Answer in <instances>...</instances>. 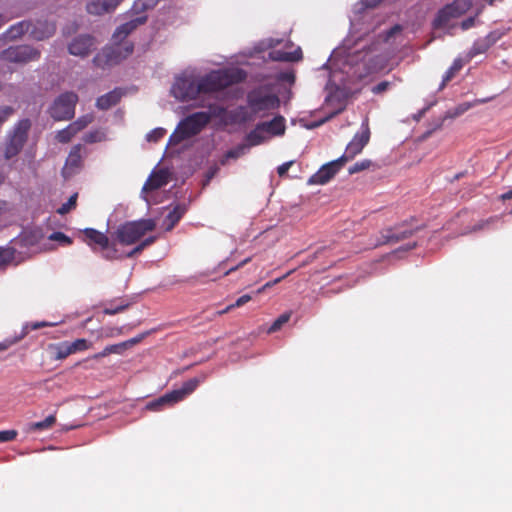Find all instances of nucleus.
Masks as SVG:
<instances>
[{
    "mask_svg": "<svg viewBox=\"0 0 512 512\" xmlns=\"http://www.w3.org/2000/svg\"><path fill=\"white\" fill-rule=\"evenodd\" d=\"M145 22L146 17H137L120 25L112 36L116 46L105 47L93 58L94 64L98 67L104 68L105 66L114 65L129 56L133 52V44L125 43L124 46L121 47L118 45V43L124 40L139 25H142Z\"/></svg>",
    "mask_w": 512,
    "mask_h": 512,
    "instance_id": "1",
    "label": "nucleus"
},
{
    "mask_svg": "<svg viewBox=\"0 0 512 512\" xmlns=\"http://www.w3.org/2000/svg\"><path fill=\"white\" fill-rule=\"evenodd\" d=\"M245 78L246 72L238 68L211 71L197 81L199 94L221 91L231 85L241 83Z\"/></svg>",
    "mask_w": 512,
    "mask_h": 512,
    "instance_id": "2",
    "label": "nucleus"
},
{
    "mask_svg": "<svg viewBox=\"0 0 512 512\" xmlns=\"http://www.w3.org/2000/svg\"><path fill=\"white\" fill-rule=\"evenodd\" d=\"M211 114L208 112H196L179 122L175 131L170 135L168 143L178 145L182 141L199 134L210 122Z\"/></svg>",
    "mask_w": 512,
    "mask_h": 512,
    "instance_id": "3",
    "label": "nucleus"
},
{
    "mask_svg": "<svg viewBox=\"0 0 512 512\" xmlns=\"http://www.w3.org/2000/svg\"><path fill=\"white\" fill-rule=\"evenodd\" d=\"M247 105L253 114L264 116L279 108L280 99L268 87L259 86L248 92Z\"/></svg>",
    "mask_w": 512,
    "mask_h": 512,
    "instance_id": "4",
    "label": "nucleus"
},
{
    "mask_svg": "<svg viewBox=\"0 0 512 512\" xmlns=\"http://www.w3.org/2000/svg\"><path fill=\"white\" fill-rule=\"evenodd\" d=\"M156 228L153 219H140L137 221H129L121 224L116 232V239L122 245H132L139 241L147 232H151Z\"/></svg>",
    "mask_w": 512,
    "mask_h": 512,
    "instance_id": "5",
    "label": "nucleus"
},
{
    "mask_svg": "<svg viewBox=\"0 0 512 512\" xmlns=\"http://www.w3.org/2000/svg\"><path fill=\"white\" fill-rule=\"evenodd\" d=\"M83 241L93 252H100L101 256L108 261L119 259L120 255L114 242H110L108 236L94 228H85L82 231Z\"/></svg>",
    "mask_w": 512,
    "mask_h": 512,
    "instance_id": "6",
    "label": "nucleus"
},
{
    "mask_svg": "<svg viewBox=\"0 0 512 512\" xmlns=\"http://www.w3.org/2000/svg\"><path fill=\"white\" fill-rule=\"evenodd\" d=\"M40 57L41 51L27 44L10 46L0 52V61L20 66L38 61Z\"/></svg>",
    "mask_w": 512,
    "mask_h": 512,
    "instance_id": "7",
    "label": "nucleus"
},
{
    "mask_svg": "<svg viewBox=\"0 0 512 512\" xmlns=\"http://www.w3.org/2000/svg\"><path fill=\"white\" fill-rule=\"evenodd\" d=\"M31 128V121L29 119L19 120L12 131L8 134L7 142L5 145V158L11 159L18 155L24 144L28 139V133Z\"/></svg>",
    "mask_w": 512,
    "mask_h": 512,
    "instance_id": "8",
    "label": "nucleus"
},
{
    "mask_svg": "<svg viewBox=\"0 0 512 512\" xmlns=\"http://www.w3.org/2000/svg\"><path fill=\"white\" fill-rule=\"evenodd\" d=\"M78 95L74 92L60 94L49 109L50 116L56 121L70 120L75 115Z\"/></svg>",
    "mask_w": 512,
    "mask_h": 512,
    "instance_id": "9",
    "label": "nucleus"
},
{
    "mask_svg": "<svg viewBox=\"0 0 512 512\" xmlns=\"http://www.w3.org/2000/svg\"><path fill=\"white\" fill-rule=\"evenodd\" d=\"M171 92L175 98L181 101L194 100L200 95L198 82L187 76L176 78Z\"/></svg>",
    "mask_w": 512,
    "mask_h": 512,
    "instance_id": "10",
    "label": "nucleus"
},
{
    "mask_svg": "<svg viewBox=\"0 0 512 512\" xmlns=\"http://www.w3.org/2000/svg\"><path fill=\"white\" fill-rule=\"evenodd\" d=\"M370 139V129L368 120L362 124V131L356 133L353 139L348 143L344 154L339 157L345 164L349 160H352L356 155L362 152L364 147L368 144Z\"/></svg>",
    "mask_w": 512,
    "mask_h": 512,
    "instance_id": "11",
    "label": "nucleus"
},
{
    "mask_svg": "<svg viewBox=\"0 0 512 512\" xmlns=\"http://www.w3.org/2000/svg\"><path fill=\"white\" fill-rule=\"evenodd\" d=\"M419 228H410L407 225L402 224L400 226H396L394 228H388L380 233V238L375 243V246L385 245V244H396L402 240H405L411 237L414 232H416Z\"/></svg>",
    "mask_w": 512,
    "mask_h": 512,
    "instance_id": "12",
    "label": "nucleus"
},
{
    "mask_svg": "<svg viewBox=\"0 0 512 512\" xmlns=\"http://www.w3.org/2000/svg\"><path fill=\"white\" fill-rule=\"evenodd\" d=\"M344 163L340 158L324 164L316 173L308 180L311 185H324L328 183L336 173L343 167Z\"/></svg>",
    "mask_w": 512,
    "mask_h": 512,
    "instance_id": "13",
    "label": "nucleus"
},
{
    "mask_svg": "<svg viewBox=\"0 0 512 512\" xmlns=\"http://www.w3.org/2000/svg\"><path fill=\"white\" fill-rule=\"evenodd\" d=\"M95 44L91 35H79L69 43L68 51L71 55L86 57L95 49Z\"/></svg>",
    "mask_w": 512,
    "mask_h": 512,
    "instance_id": "14",
    "label": "nucleus"
},
{
    "mask_svg": "<svg viewBox=\"0 0 512 512\" xmlns=\"http://www.w3.org/2000/svg\"><path fill=\"white\" fill-rule=\"evenodd\" d=\"M83 146L81 144H77L72 147L70 153L65 161V165L62 168V176L64 178H70L75 175L82 167V155L81 151Z\"/></svg>",
    "mask_w": 512,
    "mask_h": 512,
    "instance_id": "15",
    "label": "nucleus"
},
{
    "mask_svg": "<svg viewBox=\"0 0 512 512\" xmlns=\"http://www.w3.org/2000/svg\"><path fill=\"white\" fill-rule=\"evenodd\" d=\"M56 32V24L52 21L37 20L31 26L30 36L37 41L50 38Z\"/></svg>",
    "mask_w": 512,
    "mask_h": 512,
    "instance_id": "16",
    "label": "nucleus"
},
{
    "mask_svg": "<svg viewBox=\"0 0 512 512\" xmlns=\"http://www.w3.org/2000/svg\"><path fill=\"white\" fill-rule=\"evenodd\" d=\"M122 1L123 0H91L86 6V10L92 15H102L114 11Z\"/></svg>",
    "mask_w": 512,
    "mask_h": 512,
    "instance_id": "17",
    "label": "nucleus"
},
{
    "mask_svg": "<svg viewBox=\"0 0 512 512\" xmlns=\"http://www.w3.org/2000/svg\"><path fill=\"white\" fill-rule=\"evenodd\" d=\"M168 183V173L161 169L157 172H153L143 185V191L157 190Z\"/></svg>",
    "mask_w": 512,
    "mask_h": 512,
    "instance_id": "18",
    "label": "nucleus"
},
{
    "mask_svg": "<svg viewBox=\"0 0 512 512\" xmlns=\"http://www.w3.org/2000/svg\"><path fill=\"white\" fill-rule=\"evenodd\" d=\"M32 23L30 21H20L12 26H10L5 33H3L2 37L9 40L15 41L20 39L24 34L30 33Z\"/></svg>",
    "mask_w": 512,
    "mask_h": 512,
    "instance_id": "19",
    "label": "nucleus"
},
{
    "mask_svg": "<svg viewBox=\"0 0 512 512\" xmlns=\"http://www.w3.org/2000/svg\"><path fill=\"white\" fill-rule=\"evenodd\" d=\"M122 95L123 93L120 89H114L97 98L96 107L100 110H108L119 103Z\"/></svg>",
    "mask_w": 512,
    "mask_h": 512,
    "instance_id": "20",
    "label": "nucleus"
},
{
    "mask_svg": "<svg viewBox=\"0 0 512 512\" xmlns=\"http://www.w3.org/2000/svg\"><path fill=\"white\" fill-rule=\"evenodd\" d=\"M496 41V38L492 37V34L486 38L479 39L474 42L473 46L467 53L468 60H471L479 54L485 53Z\"/></svg>",
    "mask_w": 512,
    "mask_h": 512,
    "instance_id": "21",
    "label": "nucleus"
},
{
    "mask_svg": "<svg viewBox=\"0 0 512 512\" xmlns=\"http://www.w3.org/2000/svg\"><path fill=\"white\" fill-rule=\"evenodd\" d=\"M199 385V380L196 378L189 379L185 383H183L182 387L180 389H175L173 391H170V394H173L172 396L175 403L182 401L186 396L191 394L195 391V389Z\"/></svg>",
    "mask_w": 512,
    "mask_h": 512,
    "instance_id": "22",
    "label": "nucleus"
},
{
    "mask_svg": "<svg viewBox=\"0 0 512 512\" xmlns=\"http://www.w3.org/2000/svg\"><path fill=\"white\" fill-rule=\"evenodd\" d=\"M269 57L273 61L296 62L302 58V51L300 48H297L291 52H287L284 50H274L269 53Z\"/></svg>",
    "mask_w": 512,
    "mask_h": 512,
    "instance_id": "23",
    "label": "nucleus"
},
{
    "mask_svg": "<svg viewBox=\"0 0 512 512\" xmlns=\"http://www.w3.org/2000/svg\"><path fill=\"white\" fill-rule=\"evenodd\" d=\"M186 213L184 205H176L165 217L164 224L166 231L172 230Z\"/></svg>",
    "mask_w": 512,
    "mask_h": 512,
    "instance_id": "24",
    "label": "nucleus"
},
{
    "mask_svg": "<svg viewBox=\"0 0 512 512\" xmlns=\"http://www.w3.org/2000/svg\"><path fill=\"white\" fill-rule=\"evenodd\" d=\"M259 127H264L266 133L282 135L285 131V120L282 116H276L271 121L259 123Z\"/></svg>",
    "mask_w": 512,
    "mask_h": 512,
    "instance_id": "25",
    "label": "nucleus"
},
{
    "mask_svg": "<svg viewBox=\"0 0 512 512\" xmlns=\"http://www.w3.org/2000/svg\"><path fill=\"white\" fill-rule=\"evenodd\" d=\"M452 18H457L455 13L451 10L447 4L445 7L440 9L433 21V26L436 29L445 27Z\"/></svg>",
    "mask_w": 512,
    "mask_h": 512,
    "instance_id": "26",
    "label": "nucleus"
},
{
    "mask_svg": "<svg viewBox=\"0 0 512 512\" xmlns=\"http://www.w3.org/2000/svg\"><path fill=\"white\" fill-rule=\"evenodd\" d=\"M452 18H457L455 13L451 10L447 4L445 7L440 9L433 21V26L436 29L445 27Z\"/></svg>",
    "mask_w": 512,
    "mask_h": 512,
    "instance_id": "27",
    "label": "nucleus"
},
{
    "mask_svg": "<svg viewBox=\"0 0 512 512\" xmlns=\"http://www.w3.org/2000/svg\"><path fill=\"white\" fill-rule=\"evenodd\" d=\"M172 396L173 394H170V392L162 395L161 397L150 401L146 404V409L150 411H160L166 406H171L175 404Z\"/></svg>",
    "mask_w": 512,
    "mask_h": 512,
    "instance_id": "28",
    "label": "nucleus"
},
{
    "mask_svg": "<svg viewBox=\"0 0 512 512\" xmlns=\"http://www.w3.org/2000/svg\"><path fill=\"white\" fill-rule=\"evenodd\" d=\"M265 133L264 127H259V124H257L255 129L247 134L246 140L250 146H257L266 140Z\"/></svg>",
    "mask_w": 512,
    "mask_h": 512,
    "instance_id": "29",
    "label": "nucleus"
},
{
    "mask_svg": "<svg viewBox=\"0 0 512 512\" xmlns=\"http://www.w3.org/2000/svg\"><path fill=\"white\" fill-rule=\"evenodd\" d=\"M464 61L461 58H457L453 61L451 67L445 72L442 79V86L446 85L451 81L455 75L463 68Z\"/></svg>",
    "mask_w": 512,
    "mask_h": 512,
    "instance_id": "30",
    "label": "nucleus"
},
{
    "mask_svg": "<svg viewBox=\"0 0 512 512\" xmlns=\"http://www.w3.org/2000/svg\"><path fill=\"white\" fill-rule=\"evenodd\" d=\"M54 351V359L63 360L73 354L69 342H62L50 347Z\"/></svg>",
    "mask_w": 512,
    "mask_h": 512,
    "instance_id": "31",
    "label": "nucleus"
},
{
    "mask_svg": "<svg viewBox=\"0 0 512 512\" xmlns=\"http://www.w3.org/2000/svg\"><path fill=\"white\" fill-rule=\"evenodd\" d=\"M451 10L457 17L466 13L472 6L471 0H454L451 4H448Z\"/></svg>",
    "mask_w": 512,
    "mask_h": 512,
    "instance_id": "32",
    "label": "nucleus"
},
{
    "mask_svg": "<svg viewBox=\"0 0 512 512\" xmlns=\"http://www.w3.org/2000/svg\"><path fill=\"white\" fill-rule=\"evenodd\" d=\"M94 120L93 114H86L79 117L76 121L70 123L71 129H74L76 133H79L84 128H86L90 123Z\"/></svg>",
    "mask_w": 512,
    "mask_h": 512,
    "instance_id": "33",
    "label": "nucleus"
},
{
    "mask_svg": "<svg viewBox=\"0 0 512 512\" xmlns=\"http://www.w3.org/2000/svg\"><path fill=\"white\" fill-rule=\"evenodd\" d=\"M125 351L123 343L106 346L101 352L94 355L95 359L106 357L109 354H122Z\"/></svg>",
    "mask_w": 512,
    "mask_h": 512,
    "instance_id": "34",
    "label": "nucleus"
},
{
    "mask_svg": "<svg viewBox=\"0 0 512 512\" xmlns=\"http://www.w3.org/2000/svg\"><path fill=\"white\" fill-rule=\"evenodd\" d=\"M76 134L75 130L71 129V125L69 124L66 128L57 132L55 139L59 143H68Z\"/></svg>",
    "mask_w": 512,
    "mask_h": 512,
    "instance_id": "35",
    "label": "nucleus"
},
{
    "mask_svg": "<svg viewBox=\"0 0 512 512\" xmlns=\"http://www.w3.org/2000/svg\"><path fill=\"white\" fill-rule=\"evenodd\" d=\"M290 317H291V312H285L283 314H281L273 323L272 325L269 327L268 329V333L269 334H272L278 330L281 329V327L286 324L289 320H290Z\"/></svg>",
    "mask_w": 512,
    "mask_h": 512,
    "instance_id": "36",
    "label": "nucleus"
},
{
    "mask_svg": "<svg viewBox=\"0 0 512 512\" xmlns=\"http://www.w3.org/2000/svg\"><path fill=\"white\" fill-rule=\"evenodd\" d=\"M56 423L55 415L47 416L43 421L35 422L32 424V429L43 431L50 429Z\"/></svg>",
    "mask_w": 512,
    "mask_h": 512,
    "instance_id": "37",
    "label": "nucleus"
},
{
    "mask_svg": "<svg viewBox=\"0 0 512 512\" xmlns=\"http://www.w3.org/2000/svg\"><path fill=\"white\" fill-rule=\"evenodd\" d=\"M245 150H246L245 145H238L237 147L228 150L224 154V157H223L221 163L225 164L227 159H237V158L241 157L242 155H244Z\"/></svg>",
    "mask_w": 512,
    "mask_h": 512,
    "instance_id": "38",
    "label": "nucleus"
},
{
    "mask_svg": "<svg viewBox=\"0 0 512 512\" xmlns=\"http://www.w3.org/2000/svg\"><path fill=\"white\" fill-rule=\"evenodd\" d=\"M129 307V303L121 301L120 304L114 305L112 302L104 307L103 312L107 315H115L126 310Z\"/></svg>",
    "mask_w": 512,
    "mask_h": 512,
    "instance_id": "39",
    "label": "nucleus"
},
{
    "mask_svg": "<svg viewBox=\"0 0 512 512\" xmlns=\"http://www.w3.org/2000/svg\"><path fill=\"white\" fill-rule=\"evenodd\" d=\"M76 201H77V194L75 193L72 196H70V198L68 199L67 202L63 203L57 209V213L60 214V215H65V214L69 213L72 209L75 208Z\"/></svg>",
    "mask_w": 512,
    "mask_h": 512,
    "instance_id": "40",
    "label": "nucleus"
},
{
    "mask_svg": "<svg viewBox=\"0 0 512 512\" xmlns=\"http://www.w3.org/2000/svg\"><path fill=\"white\" fill-rule=\"evenodd\" d=\"M48 239L51 241H57L63 246H69L73 242L70 237H68L66 234L60 231L53 232L52 234L49 235Z\"/></svg>",
    "mask_w": 512,
    "mask_h": 512,
    "instance_id": "41",
    "label": "nucleus"
},
{
    "mask_svg": "<svg viewBox=\"0 0 512 512\" xmlns=\"http://www.w3.org/2000/svg\"><path fill=\"white\" fill-rule=\"evenodd\" d=\"M372 165V161L368 159H364L361 161H358L354 163L352 166L349 167L348 172L349 174H355L361 171H364L366 169H369Z\"/></svg>",
    "mask_w": 512,
    "mask_h": 512,
    "instance_id": "42",
    "label": "nucleus"
},
{
    "mask_svg": "<svg viewBox=\"0 0 512 512\" xmlns=\"http://www.w3.org/2000/svg\"><path fill=\"white\" fill-rule=\"evenodd\" d=\"M72 353L78 351H85L90 348L91 344L86 339H76L74 342L69 343Z\"/></svg>",
    "mask_w": 512,
    "mask_h": 512,
    "instance_id": "43",
    "label": "nucleus"
},
{
    "mask_svg": "<svg viewBox=\"0 0 512 512\" xmlns=\"http://www.w3.org/2000/svg\"><path fill=\"white\" fill-rule=\"evenodd\" d=\"M14 258V250L12 248L0 247V266L10 263Z\"/></svg>",
    "mask_w": 512,
    "mask_h": 512,
    "instance_id": "44",
    "label": "nucleus"
},
{
    "mask_svg": "<svg viewBox=\"0 0 512 512\" xmlns=\"http://www.w3.org/2000/svg\"><path fill=\"white\" fill-rule=\"evenodd\" d=\"M165 134L166 130L164 128H155L147 134L146 138L149 142H158Z\"/></svg>",
    "mask_w": 512,
    "mask_h": 512,
    "instance_id": "45",
    "label": "nucleus"
},
{
    "mask_svg": "<svg viewBox=\"0 0 512 512\" xmlns=\"http://www.w3.org/2000/svg\"><path fill=\"white\" fill-rule=\"evenodd\" d=\"M15 109L11 106L0 107V127L14 114Z\"/></svg>",
    "mask_w": 512,
    "mask_h": 512,
    "instance_id": "46",
    "label": "nucleus"
},
{
    "mask_svg": "<svg viewBox=\"0 0 512 512\" xmlns=\"http://www.w3.org/2000/svg\"><path fill=\"white\" fill-rule=\"evenodd\" d=\"M148 334H149V332H145V333L137 335L136 337H133V338H131L129 340H126V341L122 342L124 347H125V350L128 349V348L133 347L134 345H136L138 343H140Z\"/></svg>",
    "mask_w": 512,
    "mask_h": 512,
    "instance_id": "47",
    "label": "nucleus"
},
{
    "mask_svg": "<svg viewBox=\"0 0 512 512\" xmlns=\"http://www.w3.org/2000/svg\"><path fill=\"white\" fill-rule=\"evenodd\" d=\"M17 437L16 430L0 431V443L13 441Z\"/></svg>",
    "mask_w": 512,
    "mask_h": 512,
    "instance_id": "48",
    "label": "nucleus"
},
{
    "mask_svg": "<svg viewBox=\"0 0 512 512\" xmlns=\"http://www.w3.org/2000/svg\"><path fill=\"white\" fill-rule=\"evenodd\" d=\"M392 86V83L389 81H382L378 83L377 85L373 86L371 91L374 94H381L385 91H387Z\"/></svg>",
    "mask_w": 512,
    "mask_h": 512,
    "instance_id": "49",
    "label": "nucleus"
},
{
    "mask_svg": "<svg viewBox=\"0 0 512 512\" xmlns=\"http://www.w3.org/2000/svg\"><path fill=\"white\" fill-rule=\"evenodd\" d=\"M160 0H137L136 6L143 10H148L157 5Z\"/></svg>",
    "mask_w": 512,
    "mask_h": 512,
    "instance_id": "50",
    "label": "nucleus"
},
{
    "mask_svg": "<svg viewBox=\"0 0 512 512\" xmlns=\"http://www.w3.org/2000/svg\"><path fill=\"white\" fill-rule=\"evenodd\" d=\"M100 140H101V137H100L99 131L89 132V133L85 134V136H84V141L87 143H94V142H97Z\"/></svg>",
    "mask_w": 512,
    "mask_h": 512,
    "instance_id": "51",
    "label": "nucleus"
},
{
    "mask_svg": "<svg viewBox=\"0 0 512 512\" xmlns=\"http://www.w3.org/2000/svg\"><path fill=\"white\" fill-rule=\"evenodd\" d=\"M293 161H288V162H285L283 164H281L278 168H277V173L280 177H283L285 175H287L288 173V170L290 169V167L293 165Z\"/></svg>",
    "mask_w": 512,
    "mask_h": 512,
    "instance_id": "52",
    "label": "nucleus"
},
{
    "mask_svg": "<svg viewBox=\"0 0 512 512\" xmlns=\"http://www.w3.org/2000/svg\"><path fill=\"white\" fill-rule=\"evenodd\" d=\"M251 300V296L248 295V294H245V295H242L241 297H239L235 303L232 304V306L235 307H240L246 303H248L249 301Z\"/></svg>",
    "mask_w": 512,
    "mask_h": 512,
    "instance_id": "53",
    "label": "nucleus"
},
{
    "mask_svg": "<svg viewBox=\"0 0 512 512\" xmlns=\"http://www.w3.org/2000/svg\"><path fill=\"white\" fill-rule=\"evenodd\" d=\"M494 221V218H489L487 220H482L480 221L478 224H476L472 231H479V230H482L484 229L486 226H488L490 223H492Z\"/></svg>",
    "mask_w": 512,
    "mask_h": 512,
    "instance_id": "54",
    "label": "nucleus"
},
{
    "mask_svg": "<svg viewBox=\"0 0 512 512\" xmlns=\"http://www.w3.org/2000/svg\"><path fill=\"white\" fill-rule=\"evenodd\" d=\"M474 25H475V18L469 17L462 21L461 28L463 30H467V29H470L471 27H473Z\"/></svg>",
    "mask_w": 512,
    "mask_h": 512,
    "instance_id": "55",
    "label": "nucleus"
},
{
    "mask_svg": "<svg viewBox=\"0 0 512 512\" xmlns=\"http://www.w3.org/2000/svg\"><path fill=\"white\" fill-rule=\"evenodd\" d=\"M144 250L143 246L139 243L136 247H134L131 251L126 254L127 258H133L136 255L140 254Z\"/></svg>",
    "mask_w": 512,
    "mask_h": 512,
    "instance_id": "56",
    "label": "nucleus"
},
{
    "mask_svg": "<svg viewBox=\"0 0 512 512\" xmlns=\"http://www.w3.org/2000/svg\"><path fill=\"white\" fill-rule=\"evenodd\" d=\"M383 0H361V4L365 8H374L380 4Z\"/></svg>",
    "mask_w": 512,
    "mask_h": 512,
    "instance_id": "57",
    "label": "nucleus"
},
{
    "mask_svg": "<svg viewBox=\"0 0 512 512\" xmlns=\"http://www.w3.org/2000/svg\"><path fill=\"white\" fill-rule=\"evenodd\" d=\"M401 31V27L399 25H395L393 26L392 28H390L387 32H386V40H388L389 38H391L392 36H394L396 33H399Z\"/></svg>",
    "mask_w": 512,
    "mask_h": 512,
    "instance_id": "58",
    "label": "nucleus"
},
{
    "mask_svg": "<svg viewBox=\"0 0 512 512\" xmlns=\"http://www.w3.org/2000/svg\"><path fill=\"white\" fill-rule=\"evenodd\" d=\"M250 260H251V258H246V259H244V260H243V261H241L237 266H235V267H231L229 270H227V271L225 272V275H228L229 273H231V272H233V271L237 270L238 268H240V267L244 266V265H245V264H247Z\"/></svg>",
    "mask_w": 512,
    "mask_h": 512,
    "instance_id": "59",
    "label": "nucleus"
},
{
    "mask_svg": "<svg viewBox=\"0 0 512 512\" xmlns=\"http://www.w3.org/2000/svg\"><path fill=\"white\" fill-rule=\"evenodd\" d=\"M156 240V237L155 236H150V237H147L146 239H144L143 241L140 242V244L143 246V248L145 249L146 247L150 246L151 244H153Z\"/></svg>",
    "mask_w": 512,
    "mask_h": 512,
    "instance_id": "60",
    "label": "nucleus"
},
{
    "mask_svg": "<svg viewBox=\"0 0 512 512\" xmlns=\"http://www.w3.org/2000/svg\"><path fill=\"white\" fill-rule=\"evenodd\" d=\"M295 271V269L293 270H290L288 271L286 274H284L283 276L279 277V278H276L274 280L271 281V284L274 286L278 283H280L282 280L286 279L289 275H291L293 272Z\"/></svg>",
    "mask_w": 512,
    "mask_h": 512,
    "instance_id": "61",
    "label": "nucleus"
},
{
    "mask_svg": "<svg viewBox=\"0 0 512 512\" xmlns=\"http://www.w3.org/2000/svg\"><path fill=\"white\" fill-rule=\"evenodd\" d=\"M49 325H50V324H49V323H47V322H37V323H35V324H33V325H32V328H33L34 330H36V329H39V328H42V327H45V326H49Z\"/></svg>",
    "mask_w": 512,
    "mask_h": 512,
    "instance_id": "62",
    "label": "nucleus"
},
{
    "mask_svg": "<svg viewBox=\"0 0 512 512\" xmlns=\"http://www.w3.org/2000/svg\"><path fill=\"white\" fill-rule=\"evenodd\" d=\"M273 287V285L271 284V281L265 283L261 288L258 289V293H262L263 291H265L267 288H271Z\"/></svg>",
    "mask_w": 512,
    "mask_h": 512,
    "instance_id": "63",
    "label": "nucleus"
},
{
    "mask_svg": "<svg viewBox=\"0 0 512 512\" xmlns=\"http://www.w3.org/2000/svg\"><path fill=\"white\" fill-rule=\"evenodd\" d=\"M502 200L512 199V189L501 195Z\"/></svg>",
    "mask_w": 512,
    "mask_h": 512,
    "instance_id": "64",
    "label": "nucleus"
}]
</instances>
